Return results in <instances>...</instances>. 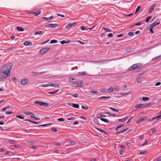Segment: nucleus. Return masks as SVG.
<instances>
[{"mask_svg": "<svg viewBox=\"0 0 161 161\" xmlns=\"http://www.w3.org/2000/svg\"><path fill=\"white\" fill-rule=\"evenodd\" d=\"M12 64H8L2 67L1 71L3 73L5 74L7 77L10 75V71L12 68Z\"/></svg>", "mask_w": 161, "mask_h": 161, "instance_id": "f257e3e1", "label": "nucleus"}, {"mask_svg": "<svg viewBox=\"0 0 161 161\" xmlns=\"http://www.w3.org/2000/svg\"><path fill=\"white\" fill-rule=\"evenodd\" d=\"M34 103L35 104H38L41 106H44L45 107H47L49 105V104L48 103L39 101H35L34 102Z\"/></svg>", "mask_w": 161, "mask_h": 161, "instance_id": "f03ea898", "label": "nucleus"}, {"mask_svg": "<svg viewBox=\"0 0 161 161\" xmlns=\"http://www.w3.org/2000/svg\"><path fill=\"white\" fill-rule=\"evenodd\" d=\"M141 66V64H133L131 66L129 69L130 70H132L136 68H138L139 67H140Z\"/></svg>", "mask_w": 161, "mask_h": 161, "instance_id": "7ed1b4c3", "label": "nucleus"}, {"mask_svg": "<svg viewBox=\"0 0 161 161\" xmlns=\"http://www.w3.org/2000/svg\"><path fill=\"white\" fill-rule=\"evenodd\" d=\"M50 48L48 47L42 49L40 51V54L42 55L44 54Z\"/></svg>", "mask_w": 161, "mask_h": 161, "instance_id": "20e7f679", "label": "nucleus"}, {"mask_svg": "<svg viewBox=\"0 0 161 161\" xmlns=\"http://www.w3.org/2000/svg\"><path fill=\"white\" fill-rule=\"evenodd\" d=\"M83 83L81 81H79L76 82L75 84L74 87H81L82 86Z\"/></svg>", "mask_w": 161, "mask_h": 161, "instance_id": "39448f33", "label": "nucleus"}, {"mask_svg": "<svg viewBox=\"0 0 161 161\" xmlns=\"http://www.w3.org/2000/svg\"><path fill=\"white\" fill-rule=\"evenodd\" d=\"M46 27H51L52 28H55L58 26V24H49L45 25Z\"/></svg>", "mask_w": 161, "mask_h": 161, "instance_id": "423d86ee", "label": "nucleus"}, {"mask_svg": "<svg viewBox=\"0 0 161 161\" xmlns=\"http://www.w3.org/2000/svg\"><path fill=\"white\" fill-rule=\"evenodd\" d=\"M69 80L73 84V86L74 87L75 84L77 82L76 80L73 78H70L69 79Z\"/></svg>", "mask_w": 161, "mask_h": 161, "instance_id": "0eeeda50", "label": "nucleus"}, {"mask_svg": "<svg viewBox=\"0 0 161 161\" xmlns=\"http://www.w3.org/2000/svg\"><path fill=\"white\" fill-rule=\"evenodd\" d=\"M40 10V9H39L37 11L34 10L31 13V14H34L35 16H36L40 14L41 12L39 11Z\"/></svg>", "mask_w": 161, "mask_h": 161, "instance_id": "6e6552de", "label": "nucleus"}, {"mask_svg": "<svg viewBox=\"0 0 161 161\" xmlns=\"http://www.w3.org/2000/svg\"><path fill=\"white\" fill-rule=\"evenodd\" d=\"M6 78L3 74L0 73V82L5 80Z\"/></svg>", "mask_w": 161, "mask_h": 161, "instance_id": "1a4fd4ad", "label": "nucleus"}, {"mask_svg": "<svg viewBox=\"0 0 161 161\" xmlns=\"http://www.w3.org/2000/svg\"><path fill=\"white\" fill-rule=\"evenodd\" d=\"M146 105L143 104H136L135 106V108H139L142 107H144Z\"/></svg>", "mask_w": 161, "mask_h": 161, "instance_id": "9d476101", "label": "nucleus"}, {"mask_svg": "<svg viewBox=\"0 0 161 161\" xmlns=\"http://www.w3.org/2000/svg\"><path fill=\"white\" fill-rule=\"evenodd\" d=\"M28 80L27 79H25L22 80L21 81V84L22 85L26 84L28 82Z\"/></svg>", "mask_w": 161, "mask_h": 161, "instance_id": "9b49d317", "label": "nucleus"}, {"mask_svg": "<svg viewBox=\"0 0 161 161\" xmlns=\"http://www.w3.org/2000/svg\"><path fill=\"white\" fill-rule=\"evenodd\" d=\"M76 22H75L73 23H69V24L66 27V28L67 29H68L69 28L72 27V26H74L76 24Z\"/></svg>", "mask_w": 161, "mask_h": 161, "instance_id": "f8f14e48", "label": "nucleus"}, {"mask_svg": "<svg viewBox=\"0 0 161 161\" xmlns=\"http://www.w3.org/2000/svg\"><path fill=\"white\" fill-rule=\"evenodd\" d=\"M146 119V117L143 116L142 117L140 118L139 119H137V123H140L141 121L144 120L145 119Z\"/></svg>", "mask_w": 161, "mask_h": 161, "instance_id": "ddd939ff", "label": "nucleus"}, {"mask_svg": "<svg viewBox=\"0 0 161 161\" xmlns=\"http://www.w3.org/2000/svg\"><path fill=\"white\" fill-rule=\"evenodd\" d=\"M86 74V73L85 71L82 72H79L77 73V75L79 76H81L84 75Z\"/></svg>", "mask_w": 161, "mask_h": 161, "instance_id": "4468645a", "label": "nucleus"}, {"mask_svg": "<svg viewBox=\"0 0 161 161\" xmlns=\"http://www.w3.org/2000/svg\"><path fill=\"white\" fill-rule=\"evenodd\" d=\"M16 29L18 31H24V28L21 27L17 26Z\"/></svg>", "mask_w": 161, "mask_h": 161, "instance_id": "2eb2a0df", "label": "nucleus"}, {"mask_svg": "<svg viewBox=\"0 0 161 161\" xmlns=\"http://www.w3.org/2000/svg\"><path fill=\"white\" fill-rule=\"evenodd\" d=\"M24 45L25 46H28L29 45H31L32 43L29 42L28 41H25L23 43Z\"/></svg>", "mask_w": 161, "mask_h": 161, "instance_id": "dca6fc26", "label": "nucleus"}, {"mask_svg": "<svg viewBox=\"0 0 161 161\" xmlns=\"http://www.w3.org/2000/svg\"><path fill=\"white\" fill-rule=\"evenodd\" d=\"M128 130V129L127 128H126L123 130H121L120 131H119L117 132V134H120L122 133H123L125 132V131H126V130Z\"/></svg>", "mask_w": 161, "mask_h": 161, "instance_id": "f3484780", "label": "nucleus"}, {"mask_svg": "<svg viewBox=\"0 0 161 161\" xmlns=\"http://www.w3.org/2000/svg\"><path fill=\"white\" fill-rule=\"evenodd\" d=\"M50 86H52L54 87L55 88H57V87H59V85L58 84L53 83V84H50Z\"/></svg>", "mask_w": 161, "mask_h": 161, "instance_id": "a211bd4d", "label": "nucleus"}, {"mask_svg": "<svg viewBox=\"0 0 161 161\" xmlns=\"http://www.w3.org/2000/svg\"><path fill=\"white\" fill-rule=\"evenodd\" d=\"M24 113L27 115L33 114V113L29 111H25L24 112Z\"/></svg>", "mask_w": 161, "mask_h": 161, "instance_id": "6ab92c4d", "label": "nucleus"}, {"mask_svg": "<svg viewBox=\"0 0 161 161\" xmlns=\"http://www.w3.org/2000/svg\"><path fill=\"white\" fill-rule=\"evenodd\" d=\"M53 16H51L49 17L48 18L43 17L42 19H46V20H50L52 19L53 18Z\"/></svg>", "mask_w": 161, "mask_h": 161, "instance_id": "aec40b11", "label": "nucleus"}, {"mask_svg": "<svg viewBox=\"0 0 161 161\" xmlns=\"http://www.w3.org/2000/svg\"><path fill=\"white\" fill-rule=\"evenodd\" d=\"M114 90L113 88L112 87H110L107 90L108 92V93H111Z\"/></svg>", "mask_w": 161, "mask_h": 161, "instance_id": "412c9836", "label": "nucleus"}, {"mask_svg": "<svg viewBox=\"0 0 161 161\" xmlns=\"http://www.w3.org/2000/svg\"><path fill=\"white\" fill-rule=\"evenodd\" d=\"M161 58V55H160L158 56H157V57H154V58H153L152 59V61H154V60H157V59L159 58Z\"/></svg>", "mask_w": 161, "mask_h": 161, "instance_id": "4be33fe9", "label": "nucleus"}, {"mask_svg": "<svg viewBox=\"0 0 161 161\" xmlns=\"http://www.w3.org/2000/svg\"><path fill=\"white\" fill-rule=\"evenodd\" d=\"M80 29L81 30H86L87 31L88 29L87 28L85 27L84 26H80Z\"/></svg>", "mask_w": 161, "mask_h": 161, "instance_id": "5701e85b", "label": "nucleus"}, {"mask_svg": "<svg viewBox=\"0 0 161 161\" xmlns=\"http://www.w3.org/2000/svg\"><path fill=\"white\" fill-rule=\"evenodd\" d=\"M72 107L76 108H79V106L78 104L73 103L72 104Z\"/></svg>", "mask_w": 161, "mask_h": 161, "instance_id": "b1692460", "label": "nucleus"}, {"mask_svg": "<svg viewBox=\"0 0 161 161\" xmlns=\"http://www.w3.org/2000/svg\"><path fill=\"white\" fill-rule=\"evenodd\" d=\"M100 119L102 121H103L104 122H106V123H108L109 122V121L107 119H104V118H101Z\"/></svg>", "mask_w": 161, "mask_h": 161, "instance_id": "393cba45", "label": "nucleus"}, {"mask_svg": "<svg viewBox=\"0 0 161 161\" xmlns=\"http://www.w3.org/2000/svg\"><path fill=\"white\" fill-rule=\"evenodd\" d=\"M50 86V84L48 83L46 84H43L41 85V86L42 87H47Z\"/></svg>", "mask_w": 161, "mask_h": 161, "instance_id": "a878e982", "label": "nucleus"}, {"mask_svg": "<svg viewBox=\"0 0 161 161\" xmlns=\"http://www.w3.org/2000/svg\"><path fill=\"white\" fill-rule=\"evenodd\" d=\"M59 91V90H56L55 91L53 92H48V93L50 94H55Z\"/></svg>", "mask_w": 161, "mask_h": 161, "instance_id": "bb28decb", "label": "nucleus"}, {"mask_svg": "<svg viewBox=\"0 0 161 161\" xmlns=\"http://www.w3.org/2000/svg\"><path fill=\"white\" fill-rule=\"evenodd\" d=\"M152 18V17L151 16H148L147 17V18L146 19V20H145V22H148L149 20H150V19Z\"/></svg>", "mask_w": 161, "mask_h": 161, "instance_id": "cd10ccee", "label": "nucleus"}, {"mask_svg": "<svg viewBox=\"0 0 161 161\" xmlns=\"http://www.w3.org/2000/svg\"><path fill=\"white\" fill-rule=\"evenodd\" d=\"M60 42L62 44H63L65 43H68L70 42V41H61Z\"/></svg>", "mask_w": 161, "mask_h": 161, "instance_id": "c85d7f7f", "label": "nucleus"}, {"mask_svg": "<svg viewBox=\"0 0 161 161\" xmlns=\"http://www.w3.org/2000/svg\"><path fill=\"white\" fill-rule=\"evenodd\" d=\"M103 29L106 32L111 31L110 30L106 28L105 27H103Z\"/></svg>", "mask_w": 161, "mask_h": 161, "instance_id": "c756f323", "label": "nucleus"}, {"mask_svg": "<svg viewBox=\"0 0 161 161\" xmlns=\"http://www.w3.org/2000/svg\"><path fill=\"white\" fill-rule=\"evenodd\" d=\"M160 24V22H154L152 24V25H153V26H154V27L156 25H159V24Z\"/></svg>", "mask_w": 161, "mask_h": 161, "instance_id": "7c9ffc66", "label": "nucleus"}, {"mask_svg": "<svg viewBox=\"0 0 161 161\" xmlns=\"http://www.w3.org/2000/svg\"><path fill=\"white\" fill-rule=\"evenodd\" d=\"M114 43L113 42H112V41H111V42H106V45L108 44L109 46H110L111 45H112Z\"/></svg>", "mask_w": 161, "mask_h": 161, "instance_id": "2f4dec72", "label": "nucleus"}, {"mask_svg": "<svg viewBox=\"0 0 161 161\" xmlns=\"http://www.w3.org/2000/svg\"><path fill=\"white\" fill-rule=\"evenodd\" d=\"M42 34V31H37L35 33V35L39 34L40 35H41Z\"/></svg>", "mask_w": 161, "mask_h": 161, "instance_id": "473e14b6", "label": "nucleus"}, {"mask_svg": "<svg viewBox=\"0 0 161 161\" xmlns=\"http://www.w3.org/2000/svg\"><path fill=\"white\" fill-rule=\"evenodd\" d=\"M135 33L134 32H130L128 33V35H129L130 36H133L134 35Z\"/></svg>", "mask_w": 161, "mask_h": 161, "instance_id": "72a5a7b5", "label": "nucleus"}, {"mask_svg": "<svg viewBox=\"0 0 161 161\" xmlns=\"http://www.w3.org/2000/svg\"><path fill=\"white\" fill-rule=\"evenodd\" d=\"M109 108L111 109L113 111L116 112H118L119 111V110L116 109H115V108H114L112 107H109Z\"/></svg>", "mask_w": 161, "mask_h": 161, "instance_id": "f704fd0d", "label": "nucleus"}, {"mask_svg": "<svg viewBox=\"0 0 161 161\" xmlns=\"http://www.w3.org/2000/svg\"><path fill=\"white\" fill-rule=\"evenodd\" d=\"M141 8V7L140 6H138L137 8H136V9L135 14H136V13L139 11V9H140Z\"/></svg>", "mask_w": 161, "mask_h": 161, "instance_id": "c9c22d12", "label": "nucleus"}, {"mask_svg": "<svg viewBox=\"0 0 161 161\" xmlns=\"http://www.w3.org/2000/svg\"><path fill=\"white\" fill-rule=\"evenodd\" d=\"M157 119V117H153L152 118H150V119H148V121H153V120L156 119Z\"/></svg>", "mask_w": 161, "mask_h": 161, "instance_id": "e433bc0d", "label": "nucleus"}, {"mask_svg": "<svg viewBox=\"0 0 161 161\" xmlns=\"http://www.w3.org/2000/svg\"><path fill=\"white\" fill-rule=\"evenodd\" d=\"M147 153V152L146 151H145L142 152H141L139 153V154L140 155L142 154H146Z\"/></svg>", "mask_w": 161, "mask_h": 161, "instance_id": "4c0bfd02", "label": "nucleus"}, {"mask_svg": "<svg viewBox=\"0 0 161 161\" xmlns=\"http://www.w3.org/2000/svg\"><path fill=\"white\" fill-rule=\"evenodd\" d=\"M52 124L51 123H50V124H43V125H38V126H43V127H45L47 125H51Z\"/></svg>", "mask_w": 161, "mask_h": 161, "instance_id": "58836bf2", "label": "nucleus"}, {"mask_svg": "<svg viewBox=\"0 0 161 161\" xmlns=\"http://www.w3.org/2000/svg\"><path fill=\"white\" fill-rule=\"evenodd\" d=\"M124 125V124H121V125H120L117 126L116 128V129H115L116 130H117L118 128L123 126Z\"/></svg>", "mask_w": 161, "mask_h": 161, "instance_id": "ea45409f", "label": "nucleus"}, {"mask_svg": "<svg viewBox=\"0 0 161 161\" xmlns=\"http://www.w3.org/2000/svg\"><path fill=\"white\" fill-rule=\"evenodd\" d=\"M110 98L109 97H106V96H103L99 98V99L102 98V99H107Z\"/></svg>", "mask_w": 161, "mask_h": 161, "instance_id": "a19ab883", "label": "nucleus"}, {"mask_svg": "<svg viewBox=\"0 0 161 161\" xmlns=\"http://www.w3.org/2000/svg\"><path fill=\"white\" fill-rule=\"evenodd\" d=\"M81 107L82 109H85L86 110L88 109V107L87 106H84L83 105H82Z\"/></svg>", "mask_w": 161, "mask_h": 161, "instance_id": "79ce46f5", "label": "nucleus"}, {"mask_svg": "<svg viewBox=\"0 0 161 161\" xmlns=\"http://www.w3.org/2000/svg\"><path fill=\"white\" fill-rule=\"evenodd\" d=\"M126 117L123 118V119H119V121L123 122L124 120H125L126 119Z\"/></svg>", "mask_w": 161, "mask_h": 161, "instance_id": "37998d69", "label": "nucleus"}, {"mask_svg": "<svg viewBox=\"0 0 161 161\" xmlns=\"http://www.w3.org/2000/svg\"><path fill=\"white\" fill-rule=\"evenodd\" d=\"M142 100L145 101H147L148 100V98L147 97H143L142 98Z\"/></svg>", "mask_w": 161, "mask_h": 161, "instance_id": "c03bdc74", "label": "nucleus"}, {"mask_svg": "<svg viewBox=\"0 0 161 161\" xmlns=\"http://www.w3.org/2000/svg\"><path fill=\"white\" fill-rule=\"evenodd\" d=\"M94 122L96 124H99L98 120L97 119H94Z\"/></svg>", "mask_w": 161, "mask_h": 161, "instance_id": "a18cd8bd", "label": "nucleus"}, {"mask_svg": "<svg viewBox=\"0 0 161 161\" xmlns=\"http://www.w3.org/2000/svg\"><path fill=\"white\" fill-rule=\"evenodd\" d=\"M129 94V93H120L119 94L121 95V96H123L125 95H128Z\"/></svg>", "mask_w": 161, "mask_h": 161, "instance_id": "49530a36", "label": "nucleus"}, {"mask_svg": "<svg viewBox=\"0 0 161 161\" xmlns=\"http://www.w3.org/2000/svg\"><path fill=\"white\" fill-rule=\"evenodd\" d=\"M10 37L11 38V39L12 40L14 39L15 38V36L14 34H12L10 36Z\"/></svg>", "mask_w": 161, "mask_h": 161, "instance_id": "de8ad7c7", "label": "nucleus"}, {"mask_svg": "<svg viewBox=\"0 0 161 161\" xmlns=\"http://www.w3.org/2000/svg\"><path fill=\"white\" fill-rule=\"evenodd\" d=\"M16 117L18 118H19L20 119H24V117L23 116L19 115H17L16 116Z\"/></svg>", "mask_w": 161, "mask_h": 161, "instance_id": "09e8293b", "label": "nucleus"}, {"mask_svg": "<svg viewBox=\"0 0 161 161\" xmlns=\"http://www.w3.org/2000/svg\"><path fill=\"white\" fill-rule=\"evenodd\" d=\"M97 130H98L100 132H102V133H105L104 131L101 129H97Z\"/></svg>", "mask_w": 161, "mask_h": 161, "instance_id": "8fccbe9b", "label": "nucleus"}, {"mask_svg": "<svg viewBox=\"0 0 161 161\" xmlns=\"http://www.w3.org/2000/svg\"><path fill=\"white\" fill-rule=\"evenodd\" d=\"M91 93H93L95 94H98V92L97 91H95V90L91 91Z\"/></svg>", "mask_w": 161, "mask_h": 161, "instance_id": "3c124183", "label": "nucleus"}, {"mask_svg": "<svg viewBox=\"0 0 161 161\" xmlns=\"http://www.w3.org/2000/svg\"><path fill=\"white\" fill-rule=\"evenodd\" d=\"M51 130L53 132H57V130L55 128H52L51 129Z\"/></svg>", "mask_w": 161, "mask_h": 161, "instance_id": "603ef678", "label": "nucleus"}, {"mask_svg": "<svg viewBox=\"0 0 161 161\" xmlns=\"http://www.w3.org/2000/svg\"><path fill=\"white\" fill-rule=\"evenodd\" d=\"M106 91V89L105 88H103L100 91L101 92L104 93Z\"/></svg>", "mask_w": 161, "mask_h": 161, "instance_id": "864d4df0", "label": "nucleus"}, {"mask_svg": "<svg viewBox=\"0 0 161 161\" xmlns=\"http://www.w3.org/2000/svg\"><path fill=\"white\" fill-rule=\"evenodd\" d=\"M136 80L138 83H141L142 81V79L139 78H137Z\"/></svg>", "mask_w": 161, "mask_h": 161, "instance_id": "5fc2aeb1", "label": "nucleus"}, {"mask_svg": "<svg viewBox=\"0 0 161 161\" xmlns=\"http://www.w3.org/2000/svg\"><path fill=\"white\" fill-rule=\"evenodd\" d=\"M114 89L116 90H118L119 89V87L118 86H114Z\"/></svg>", "mask_w": 161, "mask_h": 161, "instance_id": "6e6d98bb", "label": "nucleus"}, {"mask_svg": "<svg viewBox=\"0 0 161 161\" xmlns=\"http://www.w3.org/2000/svg\"><path fill=\"white\" fill-rule=\"evenodd\" d=\"M158 119H161V112L160 113V115L157 117Z\"/></svg>", "mask_w": 161, "mask_h": 161, "instance_id": "4d7b16f0", "label": "nucleus"}, {"mask_svg": "<svg viewBox=\"0 0 161 161\" xmlns=\"http://www.w3.org/2000/svg\"><path fill=\"white\" fill-rule=\"evenodd\" d=\"M97 117L98 118H101V117H103V115L102 114H97Z\"/></svg>", "mask_w": 161, "mask_h": 161, "instance_id": "13d9d810", "label": "nucleus"}, {"mask_svg": "<svg viewBox=\"0 0 161 161\" xmlns=\"http://www.w3.org/2000/svg\"><path fill=\"white\" fill-rule=\"evenodd\" d=\"M154 8H150L149 9V14H150L151 13V12H152V11H153V10H154Z\"/></svg>", "mask_w": 161, "mask_h": 161, "instance_id": "bf43d9fd", "label": "nucleus"}, {"mask_svg": "<svg viewBox=\"0 0 161 161\" xmlns=\"http://www.w3.org/2000/svg\"><path fill=\"white\" fill-rule=\"evenodd\" d=\"M131 50H131L130 48H127L126 49V51L128 52H130Z\"/></svg>", "mask_w": 161, "mask_h": 161, "instance_id": "052dcab7", "label": "nucleus"}, {"mask_svg": "<svg viewBox=\"0 0 161 161\" xmlns=\"http://www.w3.org/2000/svg\"><path fill=\"white\" fill-rule=\"evenodd\" d=\"M68 120H74L75 119V118H74V117H71L70 118H68L67 119Z\"/></svg>", "mask_w": 161, "mask_h": 161, "instance_id": "680f3d73", "label": "nucleus"}, {"mask_svg": "<svg viewBox=\"0 0 161 161\" xmlns=\"http://www.w3.org/2000/svg\"><path fill=\"white\" fill-rule=\"evenodd\" d=\"M72 95L75 97H78V95L77 94H73Z\"/></svg>", "mask_w": 161, "mask_h": 161, "instance_id": "e2e57ef3", "label": "nucleus"}, {"mask_svg": "<svg viewBox=\"0 0 161 161\" xmlns=\"http://www.w3.org/2000/svg\"><path fill=\"white\" fill-rule=\"evenodd\" d=\"M57 15L58 16H60L62 17H65V16L64 15L61 14H57Z\"/></svg>", "mask_w": 161, "mask_h": 161, "instance_id": "0e129e2a", "label": "nucleus"}, {"mask_svg": "<svg viewBox=\"0 0 161 161\" xmlns=\"http://www.w3.org/2000/svg\"><path fill=\"white\" fill-rule=\"evenodd\" d=\"M58 120L59 121H64V119L62 118H60L58 119Z\"/></svg>", "mask_w": 161, "mask_h": 161, "instance_id": "69168bd1", "label": "nucleus"}, {"mask_svg": "<svg viewBox=\"0 0 161 161\" xmlns=\"http://www.w3.org/2000/svg\"><path fill=\"white\" fill-rule=\"evenodd\" d=\"M142 24V23H137L135 25H136V26L140 25H141Z\"/></svg>", "mask_w": 161, "mask_h": 161, "instance_id": "338daca9", "label": "nucleus"}, {"mask_svg": "<svg viewBox=\"0 0 161 161\" xmlns=\"http://www.w3.org/2000/svg\"><path fill=\"white\" fill-rule=\"evenodd\" d=\"M161 161V156L159 157L157 160V161Z\"/></svg>", "mask_w": 161, "mask_h": 161, "instance_id": "774afa93", "label": "nucleus"}]
</instances>
